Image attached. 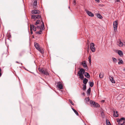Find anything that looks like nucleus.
<instances>
[{
    "mask_svg": "<svg viewBox=\"0 0 125 125\" xmlns=\"http://www.w3.org/2000/svg\"><path fill=\"white\" fill-rule=\"evenodd\" d=\"M34 46L35 48L42 54L44 53V51L42 49H41L40 47V45L38 43L35 42L34 43Z\"/></svg>",
    "mask_w": 125,
    "mask_h": 125,
    "instance_id": "f03ea898",
    "label": "nucleus"
},
{
    "mask_svg": "<svg viewBox=\"0 0 125 125\" xmlns=\"http://www.w3.org/2000/svg\"><path fill=\"white\" fill-rule=\"evenodd\" d=\"M16 62L17 63H19V64L20 63V62H18L17 61H16Z\"/></svg>",
    "mask_w": 125,
    "mask_h": 125,
    "instance_id": "09e8293b",
    "label": "nucleus"
},
{
    "mask_svg": "<svg viewBox=\"0 0 125 125\" xmlns=\"http://www.w3.org/2000/svg\"><path fill=\"white\" fill-rule=\"evenodd\" d=\"M40 21L39 20H38L36 21V23L35 24V25H37L38 24H39V22Z\"/></svg>",
    "mask_w": 125,
    "mask_h": 125,
    "instance_id": "2f4dec72",
    "label": "nucleus"
},
{
    "mask_svg": "<svg viewBox=\"0 0 125 125\" xmlns=\"http://www.w3.org/2000/svg\"><path fill=\"white\" fill-rule=\"evenodd\" d=\"M88 81V80L86 78H84L83 80V83L85 85H86L87 82Z\"/></svg>",
    "mask_w": 125,
    "mask_h": 125,
    "instance_id": "dca6fc26",
    "label": "nucleus"
},
{
    "mask_svg": "<svg viewBox=\"0 0 125 125\" xmlns=\"http://www.w3.org/2000/svg\"><path fill=\"white\" fill-rule=\"evenodd\" d=\"M86 89V85H84L83 87V90H85Z\"/></svg>",
    "mask_w": 125,
    "mask_h": 125,
    "instance_id": "473e14b6",
    "label": "nucleus"
},
{
    "mask_svg": "<svg viewBox=\"0 0 125 125\" xmlns=\"http://www.w3.org/2000/svg\"><path fill=\"white\" fill-rule=\"evenodd\" d=\"M86 12L88 15L91 17H93L94 15L91 12H90L88 10H86Z\"/></svg>",
    "mask_w": 125,
    "mask_h": 125,
    "instance_id": "9b49d317",
    "label": "nucleus"
},
{
    "mask_svg": "<svg viewBox=\"0 0 125 125\" xmlns=\"http://www.w3.org/2000/svg\"><path fill=\"white\" fill-rule=\"evenodd\" d=\"M1 69L0 68V77L1 76V75H2V74H1Z\"/></svg>",
    "mask_w": 125,
    "mask_h": 125,
    "instance_id": "79ce46f5",
    "label": "nucleus"
},
{
    "mask_svg": "<svg viewBox=\"0 0 125 125\" xmlns=\"http://www.w3.org/2000/svg\"><path fill=\"white\" fill-rule=\"evenodd\" d=\"M41 16L39 15H36V19H39L41 18Z\"/></svg>",
    "mask_w": 125,
    "mask_h": 125,
    "instance_id": "c756f323",
    "label": "nucleus"
},
{
    "mask_svg": "<svg viewBox=\"0 0 125 125\" xmlns=\"http://www.w3.org/2000/svg\"><path fill=\"white\" fill-rule=\"evenodd\" d=\"M89 61L90 63H91V58L90 56H89L88 57Z\"/></svg>",
    "mask_w": 125,
    "mask_h": 125,
    "instance_id": "72a5a7b5",
    "label": "nucleus"
},
{
    "mask_svg": "<svg viewBox=\"0 0 125 125\" xmlns=\"http://www.w3.org/2000/svg\"><path fill=\"white\" fill-rule=\"evenodd\" d=\"M39 72L42 73L46 75H48L49 74L47 70L46 69L42 68L41 69H39Z\"/></svg>",
    "mask_w": 125,
    "mask_h": 125,
    "instance_id": "20e7f679",
    "label": "nucleus"
},
{
    "mask_svg": "<svg viewBox=\"0 0 125 125\" xmlns=\"http://www.w3.org/2000/svg\"><path fill=\"white\" fill-rule=\"evenodd\" d=\"M101 115L103 117H104V113L103 112H101Z\"/></svg>",
    "mask_w": 125,
    "mask_h": 125,
    "instance_id": "4c0bfd02",
    "label": "nucleus"
},
{
    "mask_svg": "<svg viewBox=\"0 0 125 125\" xmlns=\"http://www.w3.org/2000/svg\"><path fill=\"white\" fill-rule=\"evenodd\" d=\"M124 124V122H123L122 123H118V125H123Z\"/></svg>",
    "mask_w": 125,
    "mask_h": 125,
    "instance_id": "ea45409f",
    "label": "nucleus"
},
{
    "mask_svg": "<svg viewBox=\"0 0 125 125\" xmlns=\"http://www.w3.org/2000/svg\"><path fill=\"white\" fill-rule=\"evenodd\" d=\"M91 91V88H89L87 90V94H88L90 95V93Z\"/></svg>",
    "mask_w": 125,
    "mask_h": 125,
    "instance_id": "5701e85b",
    "label": "nucleus"
},
{
    "mask_svg": "<svg viewBox=\"0 0 125 125\" xmlns=\"http://www.w3.org/2000/svg\"><path fill=\"white\" fill-rule=\"evenodd\" d=\"M69 101L70 102V103L71 104L73 105H74V104L73 103V102L70 99L69 100Z\"/></svg>",
    "mask_w": 125,
    "mask_h": 125,
    "instance_id": "c9c22d12",
    "label": "nucleus"
},
{
    "mask_svg": "<svg viewBox=\"0 0 125 125\" xmlns=\"http://www.w3.org/2000/svg\"><path fill=\"white\" fill-rule=\"evenodd\" d=\"M94 83L93 82H89V85L91 87H93L94 85Z\"/></svg>",
    "mask_w": 125,
    "mask_h": 125,
    "instance_id": "cd10ccee",
    "label": "nucleus"
},
{
    "mask_svg": "<svg viewBox=\"0 0 125 125\" xmlns=\"http://www.w3.org/2000/svg\"><path fill=\"white\" fill-rule=\"evenodd\" d=\"M85 70L83 68H81L78 73V75L79 76V78L81 80H83L84 78L83 74L85 73Z\"/></svg>",
    "mask_w": 125,
    "mask_h": 125,
    "instance_id": "f257e3e1",
    "label": "nucleus"
},
{
    "mask_svg": "<svg viewBox=\"0 0 125 125\" xmlns=\"http://www.w3.org/2000/svg\"><path fill=\"white\" fill-rule=\"evenodd\" d=\"M57 86L60 89L62 90L63 89L62 83L60 82H59L57 83Z\"/></svg>",
    "mask_w": 125,
    "mask_h": 125,
    "instance_id": "6e6552de",
    "label": "nucleus"
},
{
    "mask_svg": "<svg viewBox=\"0 0 125 125\" xmlns=\"http://www.w3.org/2000/svg\"><path fill=\"white\" fill-rule=\"evenodd\" d=\"M23 53H24V52L23 51H22L21 52L19 53V56H22L23 54Z\"/></svg>",
    "mask_w": 125,
    "mask_h": 125,
    "instance_id": "c85d7f7f",
    "label": "nucleus"
},
{
    "mask_svg": "<svg viewBox=\"0 0 125 125\" xmlns=\"http://www.w3.org/2000/svg\"><path fill=\"white\" fill-rule=\"evenodd\" d=\"M90 48L92 52H94L95 51V49L94 43H91L90 44Z\"/></svg>",
    "mask_w": 125,
    "mask_h": 125,
    "instance_id": "39448f33",
    "label": "nucleus"
},
{
    "mask_svg": "<svg viewBox=\"0 0 125 125\" xmlns=\"http://www.w3.org/2000/svg\"><path fill=\"white\" fill-rule=\"evenodd\" d=\"M31 18L32 19H36V15H31Z\"/></svg>",
    "mask_w": 125,
    "mask_h": 125,
    "instance_id": "bb28decb",
    "label": "nucleus"
},
{
    "mask_svg": "<svg viewBox=\"0 0 125 125\" xmlns=\"http://www.w3.org/2000/svg\"><path fill=\"white\" fill-rule=\"evenodd\" d=\"M105 101L104 100H102L101 101V102L103 103H104Z\"/></svg>",
    "mask_w": 125,
    "mask_h": 125,
    "instance_id": "a18cd8bd",
    "label": "nucleus"
},
{
    "mask_svg": "<svg viewBox=\"0 0 125 125\" xmlns=\"http://www.w3.org/2000/svg\"><path fill=\"white\" fill-rule=\"evenodd\" d=\"M110 80L111 82L113 83H115V82L114 80V79L112 77H110Z\"/></svg>",
    "mask_w": 125,
    "mask_h": 125,
    "instance_id": "412c9836",
    "label": "nucleus"
},
{
    "mask_svg": "<svg viewBox=\"0 0 125 125\" xmlns=\"http://www.w3.org/2000/svg\"><path fill=\"white\" fill-rule=\"evenodd\" d=\"M90 103L92 106L96 107H99V105L98 104L92 100H91L90 101Z\"/></svg>",
    "mask_w": 125,
    "mask_h": 125,
    "instance_id": "7ed1b4c3",
    "label": "nucleus"
},
{
    "mask_svg": "<svg viewBox=\"0 0 125 125\" xmlns=\"http://www.w3.org/2000/svg\"><path fill=\"white\" fill-rule=\"evenodd\" d=\"M114 116L116 117H117L118 116V112L116 111L115 112V111H114Z\"/></svg>",
    "mask_w": 125,
    "mask_h": 125,
    "instance_id": "a211bd4d",
    "label": "nucleus"
},
{
    "mask_svg": "<svg viewBox=\"0 0 125 125\" xmlns=\"http://www.w3.org/2000/svg\"><path fill=\"white\" fill-rule=\"evenodd\" d=\"M76 4V1L75 0H74L73 1V4L74 5H75Z\"/></svg>",
    "mask_w": 125,
    "mask_h": 125,
    "instance_id": "58836bf2",
    "label": "nucleus"
},
{
    "mask_svg": "<svg viewBox=\"0 0 125 125\" xmlns=\"http://www.w3.org/2000/svg\"><path fill=\"white\" fill-rule=\"evenodd\" d=\"M84 75L88 78H89L90 77V76L89 73H85Z\"/></svg>",
    "mask_w": 125,
    "mask_h": 125,
    "instance_id": "6ab92c4d",
    "label": "nucleus"
},
{
    "mask_svg": "<svg viewBox=\"0 0 125 125\" xmlns=\"http://www.w3.org/2000/svg\"><path fill=\"white\" fill-rule=\"evenodd\" d=\"M37 0H35L33 3V9H35L37 4Z\"/></svg>",
    "mask_w": 125,
    "mask_h": 125,
    "instance_id": "4468645a",
    "label": "nucleus"
},
{
    "mask_svg": "<svg viewBox=\"0 0 125 125\" xmlns=\"http://www.w3.org/2000/svg\"><path fill=\"white\" fill-rule=\"evenodd\" d=\"M42 32V31L41 30V31H39L36 32V33L37 34H41Z\"/></svg>",
    "mask_w": 125,
    "mask_h": 125,
    "instance_id": "7c9ffc66",
    "label": "nucleus"
},
{
    "mask_svg": "<svg viewBox=\"0 0 125 125\" xmlns=\"http://www.w3.org/2000/svg\"><path fill=\"white\" fill-rule=\"evenodd\" d=\"M123 120H125V118H122L119 119H118L117 120V121L118 122L120 123L121 122H122Z\"/></svg>",
    "mask_w": 125,
    "mask_h": 125,
    "instance_id": "2eb2a0df",
    "label": "nucleus"
},
{
    "mask_svg": "<svg viewBox=\"0 0 125 125\" xmlns=\"http://www.w3.org/2000/svg\"><path fill=\"white\" fill-rule=\"evenodd\" d=\"M96 15L97 17L99 19H102L103 18L102 16L99 13L97 14Z\"/></svg>",
    "mask_w": 125,
    "mask_h": 125,
    "instance_id": "aec40b11",
    "label": "nucleus"
},
{
    "mask_svg": "<svg viewBox=\"0 0 125 125\" xmlns=\"http://www.w3.org/2000/svg\"><path fill=\"white\" fill-rule=\"evenodd\" d=\"M42 24L41 26H37V27L39 28H40L41 30H44V23L42 21Z\"/></svg>",
    "mask_w": 125,
    "mask_h": 125,
    "instance_id": "9d476101",
    "label": "nucleus"
},
{
    "mask_svg": "<svg viewBox=\"0 0 125 125\" xmlns=\"http://www.w3.org/2000/svg\"><path fill=\"white\" fill-rule=\"evenodd\" d=\"M21 65H22V63H21Z\"/></svg>",
    "mask_w": 125,
    "mask_h": 125,
    "instance_id": "8fccbe9b",
    "label": "nucleus"
},
{
    "mask_svg": "<svg viewBox=\"0 0 125 125\" xmlns=\"http://www.w3.org/2000/svg\"><path fill=\"white\" fill-rule=\"evenodd\" d=\"M112 59L113 61L115 62H116L117 61V60L114 57H113Z\"/></svg>",
    "mask_w": 125,
    "mask_h": 125,
    "instance_id": "e433bc0d",
    "label": "nucleus"
},
{
    "mask_svg": "<svg viewBox=\"0 0 125 125\" xmlns=\"http://www.w3.org/2000/svg\"><path fill=\"white\" fill-rule=\"evenodd\" d=\"M30 27L31 29H33L34 31H36V27L33 24L31 25Z\"/></svg>",
    "mask_w": 125,
    "mask_h": 125,
    "instance_id": "f8f14e48",
    "label": "nucleus"
},
{
    "mask_svg": "<svg viewBox=\"0 0 125 125\" xmlns=\"http://www.w3.org/2000/svg\"><path fill=\"white\" fill-rule=\"evenodd\" d=\"M118 53L121 57L123 55V53L120 50L118 51Z\"/></svg>",
    "mask_w": 125,
    "mask_h": 125,
    "instance_id": "f3484780",
    "label": "nucleus"
},
{
    "mask_svg": "<svg viewBox=\"0 0 125 125\" xmlns=\"http://www.w3.org/2000/svg\"><path fill=\"white\" fill-rule=\"evenodd\" d=\"M72 109L75 113L76 115H78L79 114L78 112L75 110L73 108H72Z\"/></svg>",
    "mask_w": 125,
    "mask_h": 125,
    "instance_id": "b1692460",
    "label": "nucleus"
},
{
    "mask_svg": "<svg viewBox=\"0 0 125 125\" xmlns=\"http://www.w3.org/2000/svg\"><path fill=\"white\" fill-rule=\"evenodd\" d=\"M90 100V98L89 97H87L85 99V100L86 102H88Z\"/></svg>",
    "mask_w": 125,
    "mask_h": 125,
    "instance_id": "f704fd0d",
    "label": "nucleus"
},
{
    "mask_svg": "<svg viewBox=\"0 0 125 125\" xmlns=\"http://www.w3.org/2000/svg\"><path fill=\"white\" fill-rule=\"evenodd\" d=\"M117 45L120 47H122L123 45L125 46V42L123 43L120 40H119L117 42Z\"/></svg>",
    "mask_w": 125,
    "mask_h": 125,
    "instance_id": "0eeeda50",
    "label": "nucleus"
},
{
    "mask_svg": "<svg viewBox=\"0 0 125 125\" xmlns=\"http://www.w3.org/2000/svg\"><path fill=\"white\" fill-rule=\"evenodd\" d=\"M31 13L32 14H39L40 11L38 10H33L31 11Z\"/></svg>",
    "mask_w": 125,
    "mask_h": 125,
    "instance_id": "1a4fd4ad",
    "label": "nucleus"
},
{
    "mask_svg": "<svg viewBox=\"0 0 125 125\" xmlns=\"http://www.w3.org/2000/svg\"><path fill=\"white\" fill-rule=\"evenodd\" d=\"M95 1L96 2H97L98 3L100 2L99 0H95Z\"/></svg>",
    "mask_w": 125,
    "mask_h": 125,
    "instance_id": "37998d69",
    "label": "nucleus"
},
{
    "mask_svg": "<svg viewBox=\"0 0 125 125\" xmlns=\"http://www.w3.org/2000/svg\"><path fill=\"white\" fill-rule=\"evenodd\" d=\"M82 64L84 68H87V64L86 63L85 61H83V62L82 63Z\"/></svg>",
    "mask_w": 125,
    "mask_h": 125,
    "instance_id": "ddd939ff",
    "label": "nucleus"
},
{
    "mask_svg": "<svg viewBox=\"0 0 125 125\" xmlns=\"http://www.w3.org/2000/svg\"><path fill=\"white\" fill-rule=\"evenodd\" d=\"M82 94L84 96L85 95V93H84V92H83V93H82Z\"/></svg>",
    "mask_w": 125,
    "mask_h": 125,
    "instance_id": "49530a36",
    "label": "nucleus"
},
{
    "mask_svg": "<svg viewBox=\"0 0 125 125\" xmlns=\"http://www.w3.org/2000/svg\"><path fill=\"white\" fill-rule=\"evenodd\" d=\"M118 60L119 61L118 62V64H122L123 62L122 59H119Z\"/></svg>",
    "mask_w": 125,
    "mask_h": 125,
    "instance_id": "4be33fe9",
    "label": "nucleus"
},
{
    "mask_svg": "<svg viewBox=\"0 0 125 125\" xmlns=\"http://www.w3.org/2000/svg\"><path fill=\"white\" fill-rule=\"evenodd\" d=\"M115 0V2H120V0Z\"/></svg>",
    "mask_w": 125,
    "mask_h": 125,
    "instance_id": "a19ab883",
    "label": "nucleus"
},
{
    "mask_svg": "<svg viewBox=\"0 0 125 125\" xmlns=\"http://www.w3.org/2000/svg\"><path fill=\"white\" fill-rule=\"evenodd\" d=\"M31 34H33V31L31 30Z\"/></svg>",
    "mask_w": 125,
    "mask_h": 125,
    "instance_id": "c03bdc74",
    "label": "nucleus"
},
{
    "mask_svg": "<svg viewBox=\"0 0 125 125\" xmlns=\"http://www.w3.org/2000/svg\"><path fill=\"white\" fill-rule=\"evenodd\" d=\"M125 121H123V122H124V124L123 125H125Z\"/></svg>",
    "mask_w": 125,
    "mask_h": 125,
    "instance_id": "de8ad7c7",
    "label": "nucleus"
},
{
    "mask_svg": "<svg viewBox=\"0 0 125 125\" xmlns=\"http://www.w3.org/2000/svg\"><path fill=\"white\" fill-rule=\"evenodd\" d=\"M69 8H70V7H69Z\"/></svg>",
    "mask_w": 125,
    "mask_h": 125,
    "instance_id": "3c124183",
    "label": "nucleus"
},
{
    "mask_svg": "<svg viewBox=\"0 0 125 125\" xmlns=\"http://www.w3.org/2000/svg\"><path fill=\"white\" fill-rule=\"evenodd\" d=\"M106 121L107 125H111V123L109 121V120H108L107 119H106Z\"/></svg>",
    "mask_w": 125,
    "mask_h": 125,
    "instance_id": "a878e982",
    "label": "nucleus"
},
{
    "mask_svg": "<svg viewBox=\"0 0 125 125\" xmlns=\"http://www.w3.org/2000/svg\"><path fill=\"white\" fill-rule=\"evenodd\" d=\"M113 25L114 31L116 30L118 26L117 21H115L113 22Z\"/></svg>",
    "mask_w": 125,
    "mask_h": 125,
    "instance_id": "423d86ee",
    "label": "nucleus"
},
{
    "mask_svg": "<svg viewBox=\"0 0 125 125\" xmlns=\"http://www.w3.org/2000/svg\"><path fill=\"white\" fill-rule=\"evenodd\" d=\"M104 74L103 73H101L99 75V77L101 78H102L103 77Z\"/></svg>",
    "mask_w": 125,
    "mask_h": 125,
    "instance_id": "393cba45",
    "label": "nucleus"
}]
</instances>
